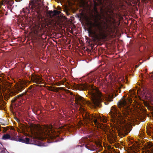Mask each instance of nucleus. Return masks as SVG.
Returning <instances> with one entry per match:
<instances>
[{"label":"nucleus","mask_w":153,"mask_h":153,"mask_svg":"<svg viewBox=\"0 0 153 153\" xmlns=\"http://www.w3.org/2000/svg\"><path fill=\"white\" fill-rule=\"evenodd\" d=\"M39 37L40 38L42 39V35H39Z\"/></svg>","instance_id":"nucleus-24"},{"label":"nucleus","mask_w":153,"mask_h":153,"mask_svg":"<svg viewBox=\"0 0 153 153\" xmlns=\"http://www.w3.org/2000/svg\"><path fill=\"white\" fill-rule=\"evenodd\" d=\"M61 13V12L57 10H54V13L56 15H59Z\"/></svg>","instance_id":"nucleus-19"},{"label":"nucleus","mask_w":153,"mask_h":153,"mask_svg":"<svg viewBox=\"0 0 153 153\" xmlns=\"http://www.w3.org/2000/svg\"><path fill=\"white\" fill-rule=\"evenodd\" d=\"M145 106L147 107L148 110H151L152 109V107L151 106H150L147 103H145Z\"/></svg>","instance_id":"nucleus-17"},{"label":"nucleus","mask_w":153,"mask_h":153,"mask_svg":"<svg viewBox=\"0 0 153 153\" xmlns=\"http://www.w3.org/2000/svg\"><path fill=\"white\" fill-rule=\"evenodd\" d=\"M86 118L88 121L91 124H92V122H93L94 124L97 126H98L100 124L97 120L100 119L101 120L102 119L100 117L91 114L88 115L87 116Z\"/></svg>","instance_id":"nucleus-6"},{"label":"nucleus","mask_w":153,"mask_h":153,"mask_svg":"<svg viewBox=\"0 0 153 153\" xmlns=\"http://www.w3.org/2000/svg\"><path fill=\"white\" fill-rule=\"evenodd\" d=\"M59 7V8H58V9L59 10H61L62 8H61L60 7Z\"/></svg>","instance_id":"nucleus-25"},{"label":"nucleus","mask_w":153,"mask_h":153,"mask_svg":"<svg viewBox=\"0 0 153 153\" xmlns=\"http://www.w3.org/2000/svg\"><path fill=\"white\" fill-rule=\"evenodd\" d=\"M108 76H109L110 78H111L112 76H111V74H110Z\"/></svg>","instance_id":"nucleus-26"},{"label":"nucleus","mask_w":153,"mask_h":153,"mask_svg":"<svg viewBox=\"0 0 153 153\" xmlns=\"http://www.w3.org/2000/svg\"><path fill=\"white\" fill-rule=\"evenodd\" d=\"M109 114L111 115L114 127L119 130L126 131L128 128V123L124 119L119 109L114 106L112 107Z\"/></svg>","instance_id":"nucleus-3"},{"label":"nucleus","mask_w":153,"mask_h":153,"mask_svg":"<svg viewBox=\"0 0 153 153\" xmlns=\"http://www.w3.org/2000/svg\"><path fill=\"white\" fill-rule=\"evenodd\" d=\"M104 24H106V22H104Z\"/></svg>","instance_id":"nucleus-32"},{"label":"nucleus","mask_w":153,"mask_h":153,"mask_svg":"<svg viewBox=\"0 0 153 153\" xmlns=\"http://www.w3.org/2000/svg\"><path fill=\"white\" fill-rule=\"evenodd\" d=\"M141 96L144 99L149 100L152 96V92L148 89L144 90L141 93Z\"/></svg>","instance_id":"nucleus-8"},{"label":"nucleus","mask_w":153,"mask_h":153,"mask_svg":"<svg viewBox=\"0 0 153 153\" xmlns=\"http://www.w3.org/2000/svg\"><path fill=\"white\" fill-rule=\"evenodd\" d=\"M23 94H21L13 98L12 100V103L16 101L19 98V97H22L23 96Z\"/></svg>","instance_id":"nucleus-16"},{"label":"nucleus","mask_w":153,"mask_h":153,"mask_svg":"<svg viewBox=\"0 0 153 153\" xmlns=\"http://www.w3.org/2000/svg\"><path fill=\"white\" fill-rule=\"evenodd\" d=\"M58 89L57 88H55L53 90V91L56 92H57L58 91Z\"/></svg>","instance_id":"nucleus-22"},{"label":"nucleus","mask_w":153,"mask_h":153,"mask_svg":"<svg viewBox=\"0 0 153 153\" xmlns=\"http://www.w3.org/2000/svg\"><path fill=\"white\" fill-rule=\"evenodd\" d=\"M88 81L90 84L85 83L79 86V89L80 90H88L92 103L96 106L100 107L101 103L104 98V96L99 91L98 88L94 86L91 83L96 82L97 79V74L95 72H92L88 75Z\"/></svg>","instance_id":"nucleus-1"},{"label":"nucleus","mask_w":153,"mask_h":153,"mask_svg":"<svg viewBox=\"0 0 153 153\" xmlns=\"http://www.w3.org/2000/svg\"><path fill=\"white\" fill-rule=\"evenodd\" d=\"M24 25H24V24H22L21 25V26H22V27H24Z\"/></svg>","instance_id":"nucleus-28"},{"label":"nucleus","mask_w":153,"mask_h":153,"mask_svg":"<svg viewBox=\"0 0 153 153\" xmlns=\"http://www.w3.org/2000/svg\"><path fill=\"white\" fill-rule=\"evenodd\" d=\"M121 88V87H119V90H120V89Z\"/></svg>","instance_id":"nucleus-31"},{"label":"nucleus","mask_w":153,"mask_h":153,"mask_svg":"<svg viewBox=\"0 0 153 153\" xmlns=\"http://www.w3.org/2000/svg\"><path fill=\"white\" fill-rule=\"evenodd\" d=\"M97 80L98 81L97 82H99L100 84V85H102L103 83L104 82V81L103 79H97Z\"/></svg>","instance_id":"nucleus-18"},{"label":"nucleus","mask_w":153,"mask_h":153,"mask_svg":"<svg viewBox=\"0 0 153 153\" xmlns=\"http://www.w3.org/2000/svg\"><path fill=\"white\" fill-rule=\"evenodd\" d=\"M48 13L49 14L51 15L53 13V11L52 10H49L48 11Z\"/></svg>","instance_id":"nucleus-20"},{"label":"nucleus","mask_w":153,"mask_h":153,"mask_svg":"<svg viewBox=\"0 0 153 153\" xmlns=\"http://www.w3.org/2000/svg\"><path fill=\"white\" fill-rule=\"evenodd\" d=\"M82 146H82V145H81Z\"/></svg>","instance_id":"nucleus-34"},{"label":"nucleus","mask_w":153,"mask_h":153,"mask_svg":"<svg viewBox=\"0 0 153 153\" xmlns=\"http://www.w3.org/2000/svg\"><path fill=\"white\" fill-rule=\"evenodd\" d=\"M75 100L76 101H77L78 103H80L81 102L82 103H85L86 101L84 100L82 97L79 96H77L76 97Z\"/></svg>","instance_id":"nucleus-14"},{"label":"nucleus","mask_w":153,"mask_h":153,"mask_svg":"<svg viewBox=\"0 0 153 153\" xmlns=\"http://www.w3.org/2000/svg\"><path fill=\"white\" fill-rule=\"evenodd\" d=\"M31 79L34 83L37 84H41L43 83L42 77L39 75L33 74Z\"/></svg>","instance_id":"nucleus-9"},{"label":"nucleus","mask_w":153,"mask_h":153,"mask_svg":"<svg viewBox=\"0 0 153 153\" xmlns=\"http://www.w3.org/2000/svg\"><path fill=\"white\" fill-rule=\"evenodd\" d=\"M39 6L34 1H31L29 3V7L23 8L22 11L26 14L30 13L31 10L32 11H35L39 14Z\"/></svg>","instance_id":"nucleus-5"},{"label":"nucleus","mask_w":153,"mask_h":153,"mask_svg":"<svg viewBox=\"0 0 153 153\" xmlns=\"http://www.w3.org/2000/svg\"><path fill=\"white\" fill-rule=\"evenodd\" d=\"M27 91L32 94H34L35 92V88H33L32 85L30 86L28 88Z\"/></svg>","instance_id":"nucleus-15"},{"label":"nucleus","mask_w":153,"mask_h":153,"mask_svg":"<svg viewBox=\"0 0 153 153\" xmlns=\"http://www.w3.org/2000/svg\"><path fill=\"white\" fill-rule=\"evenodd\" d=\"M132 100L129 98H123L118 103L117 105L119 108H122V113L124 116L126 117L130 114L131 110L130 107Z\"/></svg>","instance_id":"nucleus-4"},{"label":"nucleus","mask_w":153,"mask_h":153,"mask_svg":"<svg viewBox=\"0 0 153 153\" xmlns=\"http://www.w3.org/2000/svg\"><path fill=\"white\" fill-rule=\"evenodd\" d=\"M139 97V99H140V100H142V99H141V98L140 97Z\"/></svg>","instance_id":"nucleus-29"},{"label":"nucleus","mask_w":153,"mask_h":153,"mask_svg":"<svg viewBox=\"0 0 153 153\" xmlns=\"http://www.w3.org/2000/svg\"><path fill=\"white\" fill-rule=\"evenodd\" d=\"M95 145V143L92 142H90L87 144H86L84 142V143L83 144V146H85V147L87 149L91 151H94L97 148Z\"/></svg>","instance_id":"nucleus-11"},{"label":"nucleus","mask_w":153,"mask_h":153,"mask_svg":"<svg viewBox=\"0 0 153 153\" xmlns=\"http://www.w3.org/2000/svg\"><path fill=\"white\" fill-rule=\"evenodd\" d=\"M52 128V127L51 125L49 126L45 125L42 128V130L43 133L45 135H46L47 136H48V137H50L51 138H53L55 137V136H53L51 135L50 132V131H51V132H52L51 130Z\"/></svg>","instance_id":"nucleus-7"},{"label":"nucleus","mask_w":153,"mask_h":153,"mask_svg":"<svg viewBox=\"0 0 153 153\" xmlns=\"http://www.w3.org/2000/svg\"><path fill=\"white\" fill-rule=\"evenodd\" d=\"M89 36L100 40L105 38L107 36L104 33L101 23L96 19L88 20L87 23Z\"/></svg>","instance_id":"nucleus-2"},{"label":"nucleus","mask_w":153,"mask_h":153,"mask_svg":"<svg viewBox=\"0 0 153 153\" xmlns=\"http://www.w3.org/2000/svg\"><path fill=\"white\" fill-rule=\"evenodd\" d=\"M24 87V86L21 84H19L17 85V87H16V89L14 91L15 92L13 93V95H15L16 94H17L19 92H20L22 91Z\"/></svg>","instance_id":"nucleus-13"},{"label":"nucleus","mask_w":153,"mask_h":153,"mask_svg":"<svg viewBox=\"0 0 153 153\" xmlns=\"http://www.w3.org/2000/svg\"><path fill=\"white\" fill-rule=\"evenodd\" d=\"M107 19H106V22H107Z\"/></svg>","instance_id":"nucleus-33"},{"label":"nucleus","mask_w":153,"mask_h":153,"mask_svg":"<svg viewBox=\"0 0 153 153\" xmlns=\"http://www.w3.org/2000/svg\"><path fill=\"white\" fill-rule=\"evenodd\" d=\"M120 1H125L126 0H119Z\"/></svg>","instance_id":"nucleus-30"},{"label":"nucleus","mask_w":153,"mask_h":153,"mask_svg":"<svg viewBox=\"0 0 153 153\" xmlns=\"http://www.w3.org/2000/svg\"><path fill=\"white\" fill-rule=\"evenodd\" d=\"M34 139L31 138L30 139V138L27 137H24L23 138H19L18 139H16L15 140L16 141H18L22 143H24L27 144H31V142Z\"/></svg>","instance_id":"nucleus-10"},{"label":"nucleus","mask_w":153,"mask_h":153,"mask_svg":"<svg viewBox=\"0 0 153 153\" xmlns=\"http://www.w3.org/2000/svg\"><path fill=\"white\" fill-rule=\"evenodd\" d=\"M2 139L5 140H16L13 137H11V136L8 134H4L2 137Z\"/></svg>","instance_id":"nucleus-12"},{"label":"nucleus","mask_w":153,"mask_h":153,"mask_svg":"<svg viewBox=\"0 0 153 153\" xmlns=\"http://www.w3.org/2000/svg\"><path fill=\"white\" fill-rule=\"evenodd\" d=\"M48 6H46L45 7V10L46 11H48Z\"/></svg>","instance_id":"nucleus-23"},{"label":"nucleus","mask_w":153,"mask_h":153,"mask_svg":"<svg viewBox=\"0 0 153 153\" xmlns=\"http://www.w3.org/2000/svg\"><path fill=\"white\" fill-rule=\"evenodd\" d=\"M139 66V65H136L135 66V68H137Z\"/></svg>","instance_id":"nucleus-27"},{"label":"nucleus","mask_w":153,"mask_h":153,"mask_svg":"<svg viewBox=\"0 0 153 153\" xmlns=\"http://www.w3.org/2000/svg\"><path fill=\"white\" fill-rule=\"evenodd\" d=\"M21 126L20 127V128L22 129H23L24 128V125L22 124H20Z\"/></svg>","instance_id":"nucleus-21"}]
</instances>
